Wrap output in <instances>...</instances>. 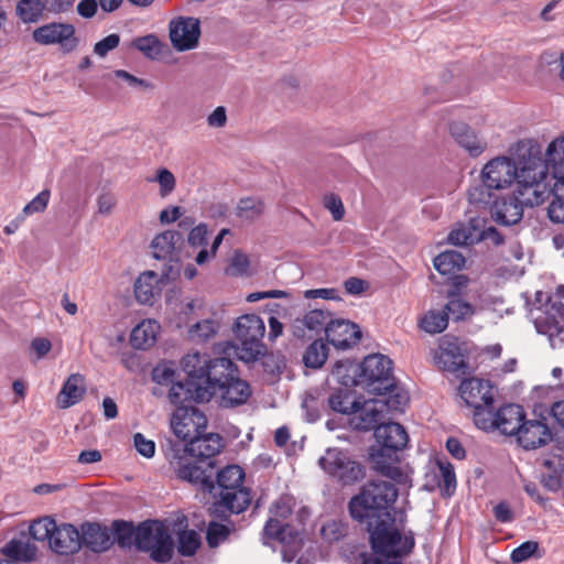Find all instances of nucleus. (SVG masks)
<instances>
[{"instance_id":"15","label":"nucleus","mask_w":564,"mask_h":564,"mask_svg":"<svg viewBox=\"0 0 564 564\" xmlns=\"http://www.w3.org/2000/svg\"><path fill=\"white\" fill-rule=\"evenodd\" d=\"M75 32L70 23L52 22L35 29L33 40L42 45L59 44L63 50L70 52L78 44Z\"/></svg>"},{"instance_id":"4","label":"nucleus","mask_w":564,"mask_h":564,"mask_svg":"<svg viewBox=\"0 0 564 564\" xmlns=\"http://www.w3.org/2000/svg\"><path fill=\"white\" fill-rule=\"evenodd\" d=\"M245 473L238 465H229L217 474V484L213 495L218 500L214 503L215 511L223 508L231 513L245 511L251 503L249 489L242 487Z\"/></svg>"},{"instance_id":"32","label":"nucleus","mask_w":564,"mask_h":564,"mask_svg":"<svg viewBox=\"0 0 564 564\" xmlns=\"http://www.w3.org/2000/svg\"><path fill=\"white\" fill-rule=\"evenodd\" d=\"M160 325L152 319H145L139 323L131 332L130 343L135 349H147L155 340Z\"/></svg>"},{"instance_id":"63","label":"nucleus","mask_w":564,"mask_h":564,"mask_svg":"<svg viewBox=\"0 0 564 564\" xmlns=\"http://www.w3.org/2000/svg\"><path fill=\"white\" fill-rule=\"evenodd\" d=\"M249 258L246 253L236 251L230 261V273L235 275H245L248 273Z\"/></svg>"},{"instance_id":"13","label":"nucleus","mask_w":564,"mask_h":564,"mask_svg":"<svg viewBox=\"0 0 564 564\" xmlns=\"http://www.w3.org/2000/svg\"><path fill=\"white\" fill-rule=\"evenodd\" d=\"M434 364L442 370L458 373L467 367L462 345L456 337L443 336L433 354Z\"/></svg>"},{"instance_id":"29","label":"nucleus","mask_w":564,"mask_h":564,"mask_svg":"<svg viewBox=\"0 0 564 564\" xmlns=\"http://www.w3.org/2000/svg\"><path fill=\"white\" fill-rule=\"evenodd\" d=\"M182 241L183 237L178 231L165 230L156 235L151 241L152 254L159 260H172Z\"/></svg>"},{"instance_id":"23","label":"nucleus","mask_w":564,"mask_h":564,"mask_svg":"<svg viewBox=\"0 0 564 564\" xmlns=\"http://www.w3.org/2000/svg\"><path fill=\"white\" fill-rule=\"evenodd\" d=\"M519 444L525 449H534L545 445L551 440V431L541 421H524L516 433Z\"/></svg>"},{"instance_id":"19","label":"nucleus","mask_w":564,"mask_h":564,"mask_svg":"<svg viewBox=\"0 0 564 564\" xmlns=\"http://www.w3.org/2000/svg\"><path fill=\"white\" fill-rule=\"evenodd\" d=\"M459 393L466 404L474 409L490 406L494 401L492 387L489 381L482 379L464 380L459 386Z\"/></svg>"},{"instance_id":"11","label":"nucleus","mask_w":564,"mask_h":564,"mask_svg":"<svg viewBox=\"0 0 564 564\" xmlns=\"http://www.w3.org/2000/svg\"><path fill=\"white\" fill-rule=\"evenodd\" d=\"M176 476L203 490L213 492L214 465L212 462H203L192 456L180 457L174 466Z\"/></svg>"},{"instance_id":"27","label":"nucleus","mask_w":564,"mask_h":564,"mask_svg":"<svg viewBox=\"0 0 564 564\" xmlns=\"http://www.w3.org/2000/svg\"><path fill=\"white\" fill-rule=\"evenodd\" d=\"M451 134L459 147L473 158L479 156L487 149V141L464 123H453Z\"/></svg>"},{"instance_id":"38","label":"nucleus","mask_w":564,"mask_h":564,"mask_svg":"<svg viewBox=\"0 0 564 564\" xmlns=\"http://www.w3.org/2000/svg\"><path fill=\"white\" fill-rule=\"evenodd\" d=\"M219 324L215 319L206 318L195 323L188 329V338L195 343H205L215 337Z\"/></svg>"},{"instance_id":"10","label":"nucleus","mask_w":564,"mask_h":564,"mask_svg":"<svg viewBox=\"0 0 564 564\" xmlns=\"http://www.w3.org/2000/svg\"><path fill=\"white\" fill-rule=\"evenodd\" d=\"M319 466L327 474L336 477L344 485H350L364 477L362 466L350 459L349 456L336 448H329L318 460Z\"/></svg>"},{"instance_id":"49","label":"nucleus","mask_w":564,"mask_h":564,"mask_svg":"<svg viewBox=\"0 0 564 564\" xmlns=\"http://www.w3.org/2000/svg\"><path fill=\"white\" fill-rule=\"evenodd\" d=\"M442 311L448 318L452 317L454 321L465 319L474 312L473 306L468 302L458 297L449 299Z\"/></svg>"},{"instance_id":"34","label":"nucleus","mask_w":564,"mask_h":564,"mask_svg":"<svg viewBox=\"0 0 564 564\" xmlns=\"http://www.w3.org/2000/svg\"><path fill=\"white\" fill-rule=\"evenodd\" d=\"M391 454L394 453L382 448L378 449L377 453H373L371 455L373 468L392 480L401 481L403 473L400 467L393 463Z\"/></svg>"},{"instance_id":"43","label":"nucleus","mask_w":564,"mask_h":564,"mask_svg":"<svg viewBox=\"0 0 564 564\" xmlns=\"http://www.w3.org/2000/svg\"><path fill=\"white\" fill-rule=\"evenodd\" d=\"M113 535L119 546L130 547L131 545L137 546V528L126 521H115Z\"/></svg>"},{"instance_id":"9","label":"nucleus","mask_w":564,"mask_h":564,"mask_svg":"<svg viewBox=\"0 0 564 564\" xmlns=\"http://www.w3.org/2000/svg\"><path fill=\"white\" fill-rule=\"evenodd\" d=\"M182 369L191 381L198 386H209L213 380L219 378L221 371L231 367V359L217 357L212 359L206 354L193 351L182 358Z\"/></svg>"},{"instance_id":"12","label":"nucleus","mask_w":564,"mask_h":564,"mask_svg":"<svg viewBox=\"0 0 564 564\" xmlns=\"http://www.w3.org/2000/svg\"><path fill=\"white\" fill-rule=\"evenodd\" d=\"M172 46L177 52L192 51L198 46L200 21L194 17H178L169 24Z\"/></svg>"},{"instance_id":"60","label":"nucleus","mask_w":564,"mask_h":564,"mask_svg":"<svg viewBox=\"0 0 564 564\" xmlns=\"http://www.w3.org/2000/svg\"><path fill=\"white\" fill-rule=\"evenodd\" d=\"M120 43V36L117 33H112L97 42L94 46V53L99 57H105L110 51L118 47Z\"/></svg>"},{"instance_id":"56","label":"nucleus","mask_w":564,"mask_h":564,"mask_svg":"<svg viewBox=\"0 0 564 564\" xmlns=\"http://www.w3.org/2000/svg\"><path fill=\"white\" fill-rule=\"evenodd\" d=\"M323 205L332 214L335 221L343 219L345 215V207L338 195L333 193L326 194L323 199Z\"/></svg>"},{"instance_id":"40","label":"nucleus","mask_w":564,"mask_h":564,"mask_svg":"<svg viewBox=\"0 0 564 564\" xmlns=\"http://www.w3.org/2000/svg\"><path fill=\"white\" fill-rule=\"evenodd\" d=\"M264 204L257 197L240 198L236 206V216L245 220H253L262 215Z\"/></svg>"},{"instance_id":"64","label":"nucleus","mask_w":564,"mask_h":564,"mask_svg":"<svg viewBox=\"0 0 564 564\" xmlns=\"http://www.w3.org/2000/svg\"><path fill=\"white\" fill-rule=\"evenodd\" d=\"M549 217L553 223H564V198L555 197L547 208Z\"/></svg>"},{"instance_id":"48","label":"nucleus","mask_w":564,"mask_h":564,"mask_svg":"<svg viewBox=\"0 0 564 564\" xmlns=\"http://www.w3.org/2000/svg\"><path fill=\"white\" fill-rule=\"evenodd\" d=\"M57 528L56 522L50 518L45 517L39 520L33 521L30 525V534L36 541H45L48 540L51 542V536L54 534Z\"/></svg>"},{"instance_id":"57","label":"nucleus","mask_w":564,"mask_h":564,"mask_svg":"<svg viewBox=\"0 0 564 564\" xmlns=\"http://www.w3.org/2000/svg\"><path fill=\"white\" fill-rule=\"evenodd\" d=\"M51 193L48 189L40 192L22 210L23 215L29 216L35 213H42L46 209Z\"/></svg>"},{"instance_id":"3","label":"nucleus","mask_w":564,"mask_h":564,"mask_svg":"<svg viewBox=\"0 0 564 564\" xmlns=\"http://www.w3.org/2000/svg\"><path fill=\"white\" fill-rule=\"evenodd\" d=\"M370 535V543L373 552L387 561H399L408 555L414 547L412 532L402 534L393 527V519L377 520L365 523Z\"/></svg>"},{"instance_id":"21","label":"nucleus","mask_w":564,"mask_h":564,"mask_svg":"<svg viewBox=\"0 0 564 564\" xmlns=\"http://www.w3.org/2000/svg\"><path fill=\"white\" fill-rule=\"evenodd\" d=\"M329 313L322 310H312L302 317L293 319L292 335L299 339H311L327 326Z\"/></svg>"},{"instance_id":"22","label":"nucleus","mask_w":564,"mask_h":564,"mask_svg":"<svg viewBox=\"0 0 564 564\" xmlns=\"http://www.w3.org/2000/svg\"><path fill=\"white\" fill-rule=\"evenodd\" d=\"M82 546L85 545L93 552L101 553L113 544V534L106 527L99 523H83L80 527Z\"/></svg>"},{"instance_id":"1","label":"nucleus","mask_w":564,"mask_h":564,"mask_svg":"<svg viewBox=\"0 0 564 564\" xmlns=\"http://www.w3.org/2000/svg\"><path fill=\"white\" fill-rule=\"evenodd\" d=\"M545 166L539 151L524 143H519L517 159L506 155L488 161L481 169V184L468 191V199L473 204H489L490 191L505 189L517 181L524 202L539 205L545 200L549 188L543 183Z\"/></svg>"},{"instance_id":"45","label":"nucleus","mask_w":564,"mask_h":564,"mask_svg":"<svg viewBox=\"0 0 564 564\" xmlns=\"http://www.w3.org/2000/svg\"><path fill=\"white\" fill-rule=\"evenodd\" d=\"M328 403L332 410L338 413L352 415L357 412L359 406V401L352 400L351 395L347 392H337L332 394L328 399Z\"/></svg>"},{"instance_id":"37","label":"nucleus","mask_w":564,"mask_h":564,"mask_svg":"<svg viewBox=\"0 0 564 564\" xmlns=\"http://www.w3.org/2000/svg\"><path fill=\"white\" fill-rule=\"evenodd\" d=\"M36 549L28 542L21 540L10 541L3 549V553L8 558L6 562H17L20 560L31 561L35 555Z\"/></svg>"},{"instance_id":"8","label":"nucleus","mask_w":564,"mask_h":564,"mask_svg":"<svg viewBox=\"0 0 564 564\" xmlns=\"http://www.w3.org/2000/svg\"><path fill=\"white\" fill-rule=\"evenodd\" d=\"M219 378L210 382L208 389L213 392L219 405L223 408H235L248 401L251 389L247 381L237 377V367L231 360V367L220 372Z\"/></svg>"},{"instance_id":"16","label":"nucleus","mask_w":564,"mask_h":564,"mask_svg":"<svg viewBox=\"0 0 564 564\" xmlns=\"http://www.w3.org/2000/svg\"><path fill=\"white\" fill-rule=\"evenodd\" d=\"M206 424V416L196 408L176 409L171 419V426L174 434L183 441H191L205 430Z\"/></svg>"},{"instance_id":"20","label":"nucleus","mask_w":564,"mask_h":564,"mask_svg":"<svg viewBox=\"0 0 564 564\" xmlns=\"http://www.w3.org/2000/svg\"><path fill=\"white\" fill-rule=\"evenodd\" d=\"M384 406L381 399H370L359 402L357 412L350 419V425L359 431H370L376 427L384 417Z\"/></svg>"},{"instance_id":"59","label":"nucleus","mask_w":564,"mask_h":564,"mask_svg":"<svg viewBox=\"0 0 564 564\" xmlns=\"http://www.w3.org/2000/svg\"><path fill=\"white\" fill-rule=\"evenodd\" d=\"M474 410V422L477 427L484 431L494 430L495 413L488 410V406H481Z\"/></svg>"},{"instance_id":"41","label":"nucleus","mask_w":564,"mask_h":564,"mask_svg":"<svg viewBox=\"0 0 564 564\" xmlns=\"http://www.w3.org/2000/svg\"><path fill=\"white\" fill-rule=\"evenodd\" d=\"M448 316L443 311L431 310L420 321V327L429 334H438L446 329Z\"/></svg>"},{"instance_id":"46","label":"nucleus","mask_w":564,"mask_h":564,"mask_svg":"<svg viewBox=\"0 0 564 564\" xmlns=\"http://www.w3.org/2000/svg\"><path fill=\"white\" fill-rule=\"evenodd\" d=\"M209 229L207 224L200 223L194 226L187 235V245L192 249L204 251L209 249Z\"/></svg>"},{"instance_id":"17","label":"nucleus","mask_w":564,"mask_h":564,"mask_svg":"<svg viewBox=\"0 0 564 564\" xmlns=\"http://www.w3.org/2000/svg\"><path fill=\"white\" fill-rule=\"evenodd\" d=\"M524 205L532 206L530 203L524 202L521 188H518L517 195L503 197L494 203L490 209L491 217L500 225H514L521 220Z\"/></svg>"},{"instance_id":"44","label":"nucleus","mask_w":564,"mask_h":564,"mask_svg":"<svg viewBox=\"0 0 564 564\" xmlns=\"http://www.w3.org/2000/svg\"><path fill=\"white\" fill-rule=\"evenodd\" d=\"M152 380L159 386L171 387L175 383L177 373L173 362L161 361L152 370Z\"/></svg>"},{"instance_id":"36","label":"nucleus","mask_w":564,"mask_h":564,"mask_svg":"<svg viewBox=\"0 0 564 564\" xmlns=\"http://www.w3.org/2000/svg\"><path fill=\"white\" fill-rule=\"evenodd\" d=\"M465 265V258L458 251L446 250L434 259V268L443 275L452 274Z\"/></svg>"},{"instance_id":"62","label":"nucleus","mask_w":564,"mask_h":564,"mask_svg":"<svg viewBox=\"0 0 564 564\" xmlns=\"http://www.w3.org/2000/svg\"><path fill=\"white\" fill-rule=\"evenodd\" d=\"M133 444L140 455L151 458L155 454V444L153 441L144 437L143 434L137 433L133 436Z\"/></svg>"},{"instance_id":"6","label":"nucleus","mask_w":564,"mask_h":564,"mask_svg":"<svg viewBox=\"0 0 564 564\" xmlns=\"http://www.w3.org/2000/svg\"><path fill=\"white\" fill-rule=\"evenodd\" d=\"M354 386H359L369 392L382 394L393 386L392 361L384 355L367 356L362 364L356 368Z\"/></svg>"},{"instance_id":"30","label":"nucleus","mask_w":564,"mask_h":564,"mask_svg":"<svg viewBox=\"0 0 564 564\" xmlns=\"http://www.w3.org/2000/svg\"><path fill=\"white\" fill-rule=\"evenodd\" d=\"M86 393L85 379L79 373L70 375L64 382L58 395L57 405L68 409L78 403Z\"/></svg>"},{"instance_id":"7","label":"nucleus","mask_w":564,"mask_h":564,"mask_svg":"<svg viewBox=\"0 0 564 564\" xmlns=\"http://www.w3.org/2000/svg\"><path fill=\"white\" fill-rule=\"evenodd\" d=\"M137 549L149 552L153 561L166 563L173 555V540L165 525L145 521L137 527Z\"/></svg>"},{"instance_id":"61","label":"nucleus","mask_w":564,"mask_h":564,"mask_svg":"<svg viewBox=\"0 0 564 564\" xmlns=\"http://www.w3.org/2000/svg\"><path fill=\"white\" fill-rule=\"evenodd\" d=\"M382 403L386 404L384 413L389 412H402L408 403V395L404 392H397L390 394L387 399H381Z\"/></svg>"},{"instance_id":"52","label":"nucleus","mask_w":564,"mask_h":564,"mask_svg":"<svg viewBox=\"0 0 564 564\" xmlns=\"http://www.w3.org/2000/svg\"><path fill=\"white\" fill-rule=\"evenodd\" d=\"M346 532L347 527L343 522L336 520L327 521L321 529V534L327 542H335L340 540L346 535Z\"/></svg>"},{"instance_id":"39","label":"nucleus","mask_w":564,"mask_h":564,"mask_svg":"<svg viewBox=\"0 0 564 564\" xmlns=\"http://www.w3.org/2000/svg\"><path fill=\"white\" fill-rule=\"evenodd\" d=\"M44 10V0H20L17 4V13L24 23L39 21Z\"/></svg>"},{"instance_id":"5","label":"nucleus","mask_w":564,"mask_h":564,"mask_svg":"<svg viewBox=\"0 0 564 564\" xmlns=\"http://www.w3.org/2000/svg\"><path fill=\"white\" fill-rule=\"evenodd\" d=\"M264 333L265 325L260 316L246 314L237 318L234 334L240 343L237 355L242 361L252 362L264 356L267 351L262 340Z\"/></svg>"},{"instance_id":"58","label":"nucleus","mask_w":564,"mask_h":564,"mask_svg":"<svg viewBox=\"0 0 564 564\" xmlns=\"http://www.w3.org/2000/svg\"><path fill=\"white\" fill-rule=\"evenodd\" d=\"M539 543L535 541H527L516 547L510 555L513 563H522L529 560L538 551Z\"/></svg>"},{"instance_id":"47","label":"nucleus","mask_w":564,"mask_h":564,"mask_svg":"<svg viewBox=\"0 0 564 564\" xmlns=\"http://www.w3.org/2000/svg\"><path fill=\"white\" fill-rule=\"evenodd\" d=\"M177 551L183 556H192L200 545V538L194 530L181 531L177 535Z\"/></svg>"},{"instance_id":"53","label":"nucleus","mask_w":564,"mask_h":564,"mask_svg":"<svg viewBox=\"0 0 564 564\" xmlns=\"http://www.w3.org/2000/svg\"><path fill=\"white\" fill-rule=\"evenodd\" d=\"M230 234V230L228 228H223L218 235L214 238L212 245L209 246V249H205L204 251H198V253L195 257V262L198 265H202L209 261L210 259L216 257L217 250L219 246L221 245L224 238L226 235Z\"/></svg>"},{"instance_id":"51","label":"nucleus","mask_w":564,"mask_h":564,"mask_svg":"<svg viewBox=\"0 0 564 564\" xmlns=\"http://www.w3.org/2000/svg\"><path fill=\"white\" fill-rule=\"evenodd\" d=\"M132 45L149 58H155L161 53L159 39L153 35H144L133 40Z\"/></svg>"},{"instance_id":"28","label":"nucleus","mask_w":564,"mask_h":564,"mask_svg":"<svg viewBox=\"0 0 564 564\" xmlns=\"http://www.w3.org/2000/svg\"><path fill=\"white\" fill-rule=\"evenodd\" d=\"M523 420L524 412L522 406L518 404H507L495 413L494 430H498L506 435H514Z\"/></svg>"},{"instance_id":"54","label":"nucleus","mask_w":564,"mask_h":564,"mask_svg":"<svg viewBox=\"0 0 564 564\" xmlns=\"http://www.w3.org/2000/svg\"><path fill=\"white\" fill-rule=\"evenodd\" d=\"M228 534V527L213 521L208 524L206 540L210 547H216L227 539Z\"/></svg>"},{"instance_id":"31","label":"nucleus","mask_w":564,"mask_h":564,"mask_svg":"<svg viewBox=\"0 0 564 564\" xmlns=\"http://www.w3.org/2000/svg\"><path fill=\"white\" fill-rule=\"evenodd\" d=\"M545 166L543 182L549 178V172L552 176L564 173V134L552 140L545 150V160L542 161Z\"/></svg>"},{"instance_id":"33","label":"nucleus","mask_w":564,"mask_h":564,"mask_svg":"<svg viewBox=\"0 0 564 564\" xmlns=\"http://www.w3.org/2000/svg\"><path fill=\"white\" fill-rule=\"evenodd\" d=\"M159 293V278L155 272L147 271L137 279L134 294L141 304H152Z\"/></svg>"},{"instance_id":"55","label":"nucleus","mask_w":564,"mask_h":564,"mask_svg":"<svg viewBox=\"0 0 564 564\" xmlns=\"http://www.w3.org/2000/svg\"><path fill=\"white\" fill-rule=\"evenodd\" d=\"M437 467H438L440 477H441L440 482L441 481L443 482L445 491L448 495H451L456 487V477H455L454 468L451 463L443 462V460H437Z\"/></svg>"},{"instance_id":"25","label":"nucleus","mask_w":564,"mask_h":564,"mask_svg":"<svg viewBox=\"0 0 564 564\" xmlns=\"http://www.w3.org/2000/svg\"><path fill=\"white\" fill-rule=\"evenodd\" d=\"M223 448V438L218 434H197L186 445V452L193 458L203 462H212L210 459L220 453Z\"/></svg>"},{"instance_id":"50","label":"nucleus","mask_w":564,"mask_h":564,"mask_svg":"<svg viewBox=\"0 0 564 564\" xmlns=\"http://www.w3.org/2000/svg\"><path fill=\"white\" fill-rule=\"evenodd\" d=\"M150 181L159 184V194L163 198L170 196L176 187L174 174L165 167L159 169Z\"/></svg>"},{"instance_id":"18","label":"nucleus","mask_w":564,"mask_h":564,"mask_svg":"<svg viewBox=\"0 0 564 564\" xmlns=\"http://www.w3.org/2000/svg\"><path fill=\"white\" fill-rule=\"evenodd\" d=\"M325 334L330 345L344 350L356 345L361 336L358 325L346 319H336L327 323Z\"/></svg>"},{"instance_id":"35","label":"nucleus","mask_w":564,"mask_h":564,"mask_svg":"<svg viewBox=\"0 0 564 564\" xmlns=\"http://www.w3.org/2000/svg\"><path fill=\"white\" fill-rule=\"evenodd\" d=\"M479 220L473 219L467 225H459L448 235V241L455 246H469L479 241Z\"/></svg>"},{"instance_id":"42","label":"nucleus","mask_w":564,"mask_h":564,"mask_svg":"<svg viewBox=\"0 0 564 564\" xmlns=\"http://www.w3.org/2000/svg\"><path fill=\"white\" fill-rule=\"evenodd\" d=\"M328 348L322 340H314L305 350L303 361L306 367L319 368L327 359Z\"/></svg>"},{"instance_id":"26","label":"nucleus","mask_w":564,"mask_h":564,"mask_svg":"<svg viewBox=\"0 0 564 564\" xmlns=\"http://www.w3.org/2000/svg\"><path fill=\"white\" fill-rule=\"evenodd\" d=\"M375 437L382 449L393 453L403 449L409 441L404 427L394 422L378 425L375 430Z\"/></svg>"},{"instance_id":"14","label":"nucleus","mask_w":564,"mask_h":564,"mask_svg":"<svg viewBox=\"0 0 564 564\" xmlns=\"http://www.w3.org/2000/svg\"><path fill=\"white\" fill-rule=\"evenodd\" d=\"M210 387L198 386L195 381L186 380L185 382L176 381L167 391V399L176 409H195L192 402L203 403L213 399Z\"/></svg>"},{"instance_id":"2","label":"nucleus","mask_w":564,"mask_h":564,"mask_svg":"<svg viewBox=\"0 0 564 564\" xmlns=\"http://www.w3.org/2000/svg\"><path fill=\"white\" fill-rule=\"evenodd\" d=\"M398 497L395 486L388 480H371L354 496L348 505L352 519L360 523L381 519L391 520L389 508Z\"/></svg>"},{"instance_id":"24","label":"nucleus","mask_w":564,"mask_h":564,"mask_svg":"<svg viewBox=\"0 0 564 564\" xmlns=\"http://www.w3.org/2000/svg\"><path fill=\"white\" fill-rule=\"evenodd\" d=\"M50 547L58 554H74L82 547L80 531L69 523L57 525L51 536Z\"/></svg>"}]
</instances>
